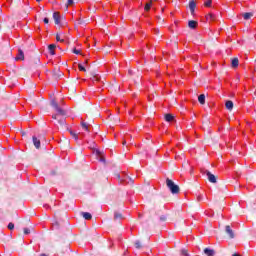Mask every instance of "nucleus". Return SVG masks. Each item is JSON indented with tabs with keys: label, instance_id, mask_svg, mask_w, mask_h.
<instances>
[{
	"label": "nucleus",
	"instance_id": "14",
	"mask_svg": "<svg viewBox=\"0 0 256 256\" xmlns=\"http://www.w3.org/2000/svg\"><path fill=\"white\" fill-rule=\"evenodd\" d=\"M242 17H243V19H245V21H249V19H250L251 17H253V13H251V12H246V13L242 14Z\"/></svg>",
	"mask_w": 256,
	"mask_h": 256
},
{
	"label": "nucleus",
	"instance_id": "3",
	"mask_svg": "<svg viewBox=\"0 0 256 256\" xmlns=\"http://www.w3.org/2000/svg\"><path fill=\"white\" fill-rule=\"evenodd\" d=\"M204 174L207 176L210 183H217V178L209 170H205Z\"/></svg>",
	"mask_w": 256,
	"mask_h": 256
},
{
	"label": "nucleus",
	"instance_id": "13",
	"mask_svg": "<svg viewBox=\"0 0 256 256\" xmlns=\"http://www.w3.org/2000/svg\"><path fill=\"white\" fill-rule=\"evenodd\" d=\"M56 47H57V46H56L55 44H50V45L48 46L50 55H55V49H56Z\"/></svg>",
	"mask_w": 256,
	"mask_h": 256
},
{
	"label": "nucleus",
	"instance_id": "12",
	"mask_svg": "<svg viewBox=\"0 0 256 256\" xmlns=\"http://www.w3.org/2000/svg\"><path fill=\"white\" fill-rule=\"evenodd\" d=\"M188 26H189L190 29H196V28H197V21H195V20H190V21L188 22Z\"/></svg>",
	"mask_w": 256,
	"mask_h": 256
},
{
	"label": "nucleus",
	"instance_id": "11",
	"mask_svg": "<svg viewBox=\"0 0 256 256\" xmlns=\"http://www.w3.org/2000/svg\"><path fill=\"white\" fill-rule=\"evenodd\" d=\"M81 215L86 219V221H90V219H93V216L89 212H82Z\"/></svg>",
	"mask_w": 256,
	"mask_h": 256
},
{
	"label": "nucleus",
	"instance_id": "23",
	"mask_svg": "<svg viewBox=\"0 0 256 256\" xmlns=\"http://www.w3.org/2000/svg\"><path fill=\"white\" fill-rule=\"evenodd\" d=\"M51 105L54 109H57L59 107V104H57V102L55 100L51 101Z\"/></svg>",
	"mask_w": 256,
	"mask_h": 256
},
{
	"label": "nucleus",
	"instance_id": "20",
	"mask_svg": "<svg viewBox=\"0 0 256 256\" xmlns=\"http://www.w3.org/2000/svg\"><path fill=\"white\" fill-rule=\"evenodd\" d=\"M114 219L117 220V219H123V216L119 213V212H115L114 214Z\"/></svg>",
	"mask_w": 256,
	"mask_h": 256
},
{
	"label": "nucleus",
	"instance_id": "40",
	"mask_svg": "<svg viewBox=\"0 0 256 256\" xmlns=\"http://www.w3.org/2000/svg\"><path fill=\"white\" fill-rule=\"evenodd\" d=\"M126 143H127V142H126V141H124V142H123V145H126Z\"/></svg>",
	"mask_w": 256,
	"mask_h": 256
},
{
	"label": "nucleus",
	"instance_id": "29",
	"mask_svg": "<svg viewBox=\"0 0 256 256\" xmlns=\"http://www.w3.org/2000/svg\"><path fill=\"white\" fill-rule=\"evenodd\" d=\"M31 233V230L29 228H24V235H29Z\"/></svg>",
	"mask_w": 256,
	"mask_h": 256
},
{
	"label": "nucleus",
	"instance_id": "34",
	"mask_svg": "<svg viewBox=\"0 0 256 256\" xmlns=\"http://www.w3.org/2000/svg\"><path fill=\"white\" fill-rule=\"evenodd\" d=\"M96 154L98 155V157H101V151L96 150Z\"/></svg>",
	"mask_w": 256,
	"mask_h": 256
},
{
	"label": "nucleus",
	"instance_id": "18",
	"mask_svg": "<svg viewBox=\"0 0 256 256\" xmlns=\"http://www.w3.org/2000/svg\"><path fill=\"white\" fill-rule=\"evenodd\" d=\"M69 132L73 139H75V141H78L79 136L77 135V133H75L73 130H70Z\"/></svg>",
	"mask_w": 256,
	"mask_h": 256
},
{
	"label": "nucleus",
	"instance_id": "43",
	"mask_svg": "<svg viewBox=\"0 0 256 256\" xmlns=\"http://www.w3.org/2000/svg\"><path fill=\"white\" fill-rule=\"evenodd\" d=\"M36 1H37V3H40L41 0H36Z\"/></svg>",
	"mask_w": 256,
	"mask_h": 256
},
{
	"label": "nucleus",
	"instance_id": "42",
	"mask_svg": "<svg viewBox=\"0 0 256 256\" xmlns=\"http://www.w3.org/2000/svg\"><path fill=\"white\" fill-rule=\"evenodd\" d=\"M40 256H47L46 254H41Z\"/></svg>",
	"mask_w": 256,
	"mask_h": 256
},
{
	"label": "nucleus",
	"instance_id": "39",
	"mask_svg": "<svg viewBox=\"0 0 256 256\" xmlns=\"http://www.w3.org/2000/svg\"><path fill=\"white\" fill-rule=\"evenodd\" d=\"M121 181V183H125L127 180H120Z\"/></svg>",
	"mask_w": 256,
	"mask_h": 256
},
{
	"label": "nucleus",
	"instance_id": "38",
	"mask_svg": "<svg viewBox=\"0 0 256 256\" xmlns=\"http://www.w3.org/2000/svg\"><path fill=\"white\" fill-rule=\"evenodd\" d=\"M232 256H241V254H233Z\"/></svg>",
	"mask_w": 256,
	"mask_h": 256
},
{
	"label": "nucleus",
	"instance_id": "5",
	"mask_svg": "<svg viewBox=\"0 0 256 256\" xmlns=\"http://www.w3.org/2000/svg\"><path fill=\"white\" fill-rule=\"evenodd\" d=\"M53 19L56 25H59V23H61V16L59 15L58 12L53 13Z\"/></svg>",
	"mask_w": 256,
	"mask_h": 256
},
{
	"label": "nucleus",
	"instance_id": "35",
	"mask_svg": "<svg viewBox=\"0 0 256 256\" xmlns=\"http://www.w3.org/2000/svg\"><path fill=\"white\" fill-rule=\"evenodd\" d=\"M99 161H100L101 163H105V159H104L103 157H101V158L99 159Z\"/></svg>",
	"mask_w": 256,
	"mask_h": 256
},
{
	"label": "nucleus",
	"instance_id": "6",
	"mask_svg": "<svg viewBox=\"0 0 256 256\" xmlns=\"http://www.w3.org/2000/svg\"><path fill=\"white\" fill-rule=\"evenodd\" d=\"M16 61H23L25 59V54L23 53V50L18 51V55L16 56Z\"/></svg>",
	"mask_w": 256,
	"mask_h": 256
},
{
	"label": "nucleus",
	"instance_id": "1",
	"mask_svg": "<svg viewBox=\"0 0 256 256\" xmlns=\"http://www.w3.org/2000/svg\"><path fill=\"white\" fill-rule=\"evenodd\" d=\"M55 111L58 114L52 115V119H55V121H57L58 125H64L65 118L63 116H65V110H63L61 107L58 106L57 108H55Z\"/></svg>",
	"mask_w": 256,
	"mask_h": 256
},
{
	"label": "nucleus",
	"instance_id": "19",
	"mask_svg": "<svg viewBox=\"0 0 256 256\" xmlns=\"http://www.w3.org/2000/svg\"><path fill=\"white\" fill-rule=\"evenodd\" d=\"M81 125H82V129H84V131H89V125L87 123L82 122Z\"/></svg>",
	"mask_w": 256,
	"mask_h": 256
},
{
	"label": "nucleus",
	"instance_id": "22",
	"mask_svg": "<svg viewBox=\"0 0 256 256\" xmlns=\"http://www.w3.org/2000/svg\"><path fill=\"white\" fill-rule=\"evenodd\" d=\"M151 2H148L146 5H145V7H144V9H145V11H150L151 10Z\"/></svg>",
	"mask_w": 256,
	"mask_h": 256
},
{
	"label": "nucleus",
	"instance_id": "36",
	"mask_svg": "<svg viewBox=\"0 0 256 256\" xmlns=\"http://www.w3.org/2000/svg\"><path fill=\"white\" fill-rule=\"evenodd\" d=\"M165 219H166L165 216L160 217V221H165Z\"/></svg>",
	"mask_w": 256,
	"mask_h": 256
},
{
	"label": "nucleus",
	"instance_id": "7",
	"mask_svg": "<svg viewBox=\"0 0 256 256\" xmlns=\"http://www.w3.org/2000/svg\"><path fill=\"white\" fill-rule=\"evenodd\" d=\"M32 140L36 149H39L41 147V140L37 139L35 136L32 137Z\"/></svg>",
	"mask_w": 256,
	"mask_h": 256
},
{
	"label": "nucleus",
	"instance_id": "28",
	"mask_svg": "<svg viewBox=\"0 0 256 256\" xmlns=\"http://www.w3.org/2000/svg\"><path fill=\"white\" fill-rule=\"evenodd\" d=\"M181 255L189 256V253L187 252V250L183 249V250H181Z\"/></svg>",
	"mask_w": 256,
	"mask_h": 256
},
{
	"label": "nucleus",
	"instance_id": "9",
	"mask_svg": "<svg viewBox=\"0 0 256 256\" xmlns=\"http://www.w3.org/2000/svg\"><path fill=\"white\" fill-rule=\"evenodd\" d=\"M204 253H205V255H207V256H215V250L210 249V248H205V249H204Z\"/></svg>",
	"mask_w": 256,
	"mask_h": 256
},
{
	"label": "nucleus",
	"instance_id": "4",
	"mask_svg": "<svg viewBox=\"0 0 256 256\" xmlns=\"http://www.w3.org/2000/svg\"><path fill=\"white\" fill-rule=\"evenodd\" d=\"M197 7V4L195 3V0H190L189 2V9L191 15H195V8Z\"/></svg>",
	"mask_w": 256,
	"mask_h": 256
},
{
	"label": "nucleus",
	"instance_id": "32",
	"mask_svg": "<svg viewBox=\"0 0 256 256\" xmlns=\"http://www.w3.org/2000/svg\"><path fill=\"white\" fill-rule=\"evenodd\" d=\"M74 1L73 0H68L67 2V7H69V5H73Z\"/></svg>",
	"mask_w": 256,
	"mask_h": 256
},
{
	"label": "nucleus",
	"instance_id": "8",
	"mask_svg": "<svg viewBox=\"0 0 256 256\" xmlns=\"http://www.w3.org/2000/svg\"><path fill=\"white\" fill-rule=\"evenodd\" d=\"M226 233L229 235L230 239H233L235 237V234L233 233L231 226H226Z\"/></svg>",
	"mask_w": 256,
	"mask_h": 256
},
{
	"label": "nucleus",
	"instance_id": "33",
	"mask_svg": "<svg viewBox=\"0 0 256 256\" xmlns=\"http://www.w3.org/2000/svg\"><path fill=\"white\" fill-rule=\"evenodd\" d=\"M44 23L47 25V23H49V18H44Z\"/></svg>",
	"mask_w": 256,
	"mask_h": 256
},
{
	"label": "nucleus",
	"instance_id": "25",
	"mask_svg": "<svg viewBox=\"0 0 256 256\" xmlns=\"http://www.w3.org/2000/svg\"><path fill=\"white\" fill-rule=\"evenodd\" d=\"M78 69H79V71H83V72L87 71V70L85 69V66H83V64H79V65H78Z\"/></svg>",
	"mask_w": 256,
	"mask_h": 256
},
{
	"label": "nucleus",
	"instance_id": "24",
	"mask_svg": "<svg viewBox=\"0 0 256 256\" xmlns=\"http://www.w3.org/2000/svg\"><path fill=\"white\" fill-rule=\"evenodd\" d=\"M8 229H9L10 231H13V229H15V224H13V222H10V223L8 224Z\"/></svg>",
	"mask_w": 256,
	"mask_h": 256
},
{
	"label": "nucleus",
	"instance_id": "37",
	"mask_svg": "<svg viewBox=\"0 0 256 256\" xmlns=\"http://www.w3.org/2000/svg\"><path fill=\"white\" fill-rule=\"evenodd\" d=\"M210 19H213V14H209Z\"/></svg>",
	"mask_w": 256,
	"mask_h": 256
},
{
	"label": "nucleus",
	"instance_id": "10",
	"mask_svg": "<svg viewBox=\"0 0 256 256\" xmlns=\"http://www.w3.org/2000/svg\"><path fill=\"white\" fill-rule=\"evenodd\" d=\"M225 107L226 109H228V111H233V101L227 100L225 103Z\"/></svg>",
	"mask_w": 256,
	"mask_h": 256
},
{
	"label": "nucleus",
	"instance_id": "15",
	"mask_svg": "<svg viewBox=\"0 0 256 256\" xmlns=\"http://www.w3.org/2000/svg\"><path fill=\"white\" fill-rule=\"evenodd\" d=\"M232 67H239V58H233L231 62Z\"/></svg>",
	"mask_w": 256,
	"mask_h": 256
},
{
	"label": "nucleus",
	"instance_id": "2",
	"mask_svg": "<svg viewBox=\"0 0 256 256\" xmlns=\"http://www.w3.org/2000/svg\"><path fill=\"white\" fill-rule=\"evenodd\" d=\"M166 185H167L168 189L170 190V193H172V195L179 194V191H180L179 185L175 184V182H173V180L167 178Z\"/></svg>",
	"mask_w": 256,
	"mask_h": 256
},
{
	"label": "nucleus",
	"instance_id": "21",
	"mask_svg": "<svg viewBox=\"0 0 256 256\" xmlns=\"http://www.w3.org/2000/svg\"><path fill=\"white\" fill-rule=\"evenodd\" d=\"M56 41H59L60 43H63V42L65 41V39H63V38L61 37V35L57 34V35H56Z\"/></svg>",
	"mask_w": 256,
	"mask_h": 256
},
{
	"label": "nucleus",
	"instance_id": "27",
	"mask_svg": "<svg viewBox=\"0 0 256 256\" xmlns=\"http://www.w3.org/2000/svg\"><path fill=\"white\" fill-rule=\"evenodd\" d=\"M135 247L136 249H141V242L139 240L135 242Z\"/></svg>",
	"mask_w": 256,
	"mask_h": 256
},
{
	"label": "nucleus",
	"instance_id": "17",
	"mask_svg": "<svg viewBox=\"0 0 256 256\" xmlns=\"http://www.w3.org/2000/svg\"><path fill=\"white\" fill-rule=\"evenodd\" d=\"M173 119H175V117H173V115H171V114L165 115V121H167L168 123H171V121H173Z\"/></svg>",
	"mask_w": 256,
	"mask_h": 256
},
{
	"label": "nucleus",
	"instance_id": "41",
	"mask_svg": "<svg viewBox=\"0 0 256 256\" xmlns=\"http://www.w3.org/2000/svg\"><path fill=\"white\" fill-rule=\"evenodd\" d=\"M117 177H118V179H121V176H120V175H118Z\"/></svg>",
	"mask_w": 256,
	"mask_h": 256
},
{
	"label": "nucleus",
	"instance_id": "30",
	"mask_svg": "<svg viewBox=\"0 0 256 256\" xmlns=\"http://www.w3.org/2000/svg\"><path fill=\"white\" fill-rule=\"evenodd\" d=\"M73 53H75V55H80L81 54V50L74 49Z\"/></svg>",
	"mask_w": 256,
	"mask_h": 256
},
{
	"label": "nucleus",
	"instance_id": "26",
	"mask_svg": "<svg viewBox=\"0 0 256 256\" xmlns=\"http://www.w3.org/2000/svg\"><path fill=\"white\" fill-rule=\"evenodd\" d=\"M211 3H213L212 0H207V1L204 3V5H205V7H211Z\"/></svg>",
	"mask_w": 256,
	"mask_h": 256
},
{
	"label": "nucleus",
	"instance_id": "16",
	"mask_svg": "<svg viewBox=\"0 0 256 256\" xmlns=\"http://www.w3.org/2000/svg\"><path fill=\"white\" fill-rule=\"evenodd\" d=\"M198 101L201 105H205V94L199 95Z\"/></svg>",
	"mask_w": 256,
	"mask_h": 256
},
{
	"label": "nucleus",
	"instance_id": "31",
	"mask_svg": "<svg viewBox=\"0 0 256 256\" xmlns=\"http://www.w3.org/2000/svg\"><path fill=\"white\" fill-rule=\"evenodd\" d=\"M197 201H203V195H201V194L198 195V196H197Z\"/></svg>",
	"mask_w": 256,
	"mask_h": 256
}]
</instances>
